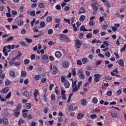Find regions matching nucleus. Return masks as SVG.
Listing matches in <instances>:
<instances>
[{
    "label": "nucleus",
    "instance_id": "obj_11",
    "mask_svg": "<svg viewBox=\"0 0 126 126\" xmlns=\"http://www.w3.org/2000/svg\"><path fill=\"white\" fill-rule=\"evenodd\" d=\"M26 112H29L28 110L23 109L22 110V113H23L22 117H23V118H27V113H26Z\"/></svg>",
    "mask_w": 126,
    "mask_h": 126
},
{
    "label": "nucleus",
    "instance_id": "obj_52",
    "mask_svg": "<svg viewBox=\"0 0 126 126\" xmlns=\"http://www.w3.org/2000/svg\"><path fill=\"white\" fill-rule=\"evenodd\" d=\"M55 8L57 10H61V9H62V7L60 4L56 5Z\"/></svg>",
    "mask_w": 126,
    "mask_h": 126
},
{
    "label": "nucleus",
    "instance_id": "obj_51",
    "mask_svg": "<svg viewBox=\"0 0 126 126\" xmlns=\"http://www.w3.org/2000/svg\"><path fill=\"white\" fill-rule=\"evenodd\" d=\"M105 55L107 58H110V57H111V54H110V52L109 51L105 52Z\"/></svg>",
    "mask_w": 126,
    "mask_h": 126
},
{
    "label": "nucleus",
    "instance_id": "obj_9",
    "mask_svg": "<svg viewBox=\"0 0 126 126\" xmlns=\"http://www.w3.org/2000/svg\"><path fill=\"white\" fill-rule=\"evenodd\" d=\"M9 91V88L8 87H4L1 89V93L2 94H6Z\"/></svg>",
    "mask_w": 126,
    "mask_h": 126
},
{
    "label": "nucleus",
    "instance_id": "obj_6",
    "mask_svg": "<svg viewBox=\"0 0 126 126\" xmlns=\"http://www.w3.org/2000/svg\"><path fill=\"white\" fill-rule=\"evenodd\" d=\"M94 82H99L100 81V78H101V75L100 74H94Z\"/></svg>",
    "mask_w": 126,
    "mask_h": 126
},
{
    "label": "nucleus",
    "instance_id": "obj_62",
    "mask_svg": "<svg viewBox=\"0 0 126 126\" xmlns=\"http://www.w3.org/2000/svg\"><path fill=\"white\" fill-rule=\"evenodd\" d=\"M49 59L50 61H51V62H53L54 61H55V57L53 56H49Z\"/></svg>",
    "mask_w": 126,
    "mask_h": 126
},
{
    "label": "nucleus",
    "instance_id": "obj_7",
    "mask_svg": "<svg viewBox=\"0 0 126 126\" xmlns=\"http://www.w3.org/2000/svg\"><path fill=\"white\" fill-rule=\"evenodd\" d=\"M76 82H77L76 80L74 81V82L73 81H72V87L73 88L72 92H76V91H77V85H76Z\"/></svg>",
    "mask_w": 126,
    "mask_h": 126
},
{
    "label": "nucleus",
    "instance_id": "obj_16",
    "mask_svg": "<svg viewBox=\"0 0 126 126\" xmlns=\"http://www.w3.org/2000/svg\"><path fill=\"white\" fill-rule=\"evenodd\" d=\"M58 73V68L56 67V66H54L53 67V74L56 75Z\"/></svg>",
    "mask_w": 126,
    "mask_h": 126
},
{
    "label": "nucleus",
    "instance_id": "obj_17",
    "mask_svg": "<svg viewBox=\"0 0 126 126\" xmlns=\"http://www.w3.org/2000/svg\"><path fill=\"white\" fill-rule=\"evenodd\" d=\"M111 115L113 118H117V117H118V113L116 111H112Z\"/></svg>",
    "mask_w": 126,
    "mask_h": 126
},
{
    "label": "nucleus",
    "instance_id": "obj_28",
    "mask_svg": "<svg viewBox=\"0 0 126 126\" xmlns=\"http://www.w3.org/2000/svg\"><path fill=\"white\" fill-rule=\"evenodd\" d=\"M27 74V73L25 71H21V77L23 78L26 77V75Z\"/></svg>",
    "mask_w": 126,
    "mask_h": 126
},
{
    "label": "nucleus",
    "instance_id": "obj_15",
    "mask_svg": "<svg viewBox=\"0 0 126 126\" xmlns=\"http://www.w3.org/2000/svg\"><path fill=\"white\" fill-rule=\"evenodd\" d=\"M102 43V41L100 40H97L96 39H94L92 41V44H101Z\"/></svg>",
    "mask_w": 126,
    "mask_h": 126
},
{
    "label": "nucleus",
    "instance_id": "obj_13",
    "mask_svg": "<svg viewBox=\"0 0 126 126\" xmlns=\"http://www.w3.org/2000/svg\"><path fill=\"white\" fill-rule=\"evenodd\" d=\"M23 96H25L26 98H29L30 97L29 92L25 91L23 93Z\"/></svg>",
    "mask_w": 126,
    "mask_h": 126
},
{
    "label": "nucleus",
    "instance_id": "obj_41",
    "mask_svg": "<svg viewBox=\"0 0 126 126\" xmlns=\"http://www.w3.org/2000/svg\"><path fill=\"white\" fill-rule=\"evenodd\" d=\"M38 7H39V8H44V7H45V4L44 3H40L38 4Z\"/></svg>",
    "mask_w": 126,
    "mask_h": 126
},
{
    "label": "nucleus",
    "instance_id": "obj_49",
    "mask_svg": "<svg viewBox=\"0 0 126 126\" xmlns=\"http://www.w3.org/2000/svg\"><path fill=\"white\" fill-rule=\"evenodd\" d=\"M11 97V92H9L5 97V99H8V98H10Z\"/></svg>",
    "mask_w": 126,
    "mask_h": 126
},
{
    "label": "nucleus",
    "instance_id": "obj_5",
    "mask_svg": "<svg viewBox=\"0 0 126 126\" xmlns=\"http://www.w3.org/2000/svg\"><path fill=\"white\" fill-rule=\"evenodd\" d=\"M75 47L77 49H80L81 47V45L82 44V42H80L79 39H76L75 40Z\"/></svg>",
    "mask_w": 126,
    "mask_h": 126
},
{
    "label": "nucleus",
    "instance_id": "obj_58",
    "mask_svg": "<svg viewBox=\"0 0 126 126\" xmlns=\"http://www.w3.org/2000/svg\"><path fill=\"white\" fill-rule=\"evenodd\" d=\"M40 75H36L34 76V79H35V80H39L40 79Z\"/></svg>",
    "mask_w": 126,
    "mask_h": 126
},
{
    "label": "nucleus",
    "instance_id": "obj_42",
    "mask_svg": "<svg viewBox=\"0 0 126 126\" xmlns=\"http://www.w3.org/2000/svg\"><path fill=\"white\" fill-rule=\"evenodd\" d=\"M80 85H82V81H81L78 82V85H77V91H78V89H79V88H80Z\"/></svg>",
    "mask_w": 126,
    "mask_h": 126
},
{
    "label": "nucleus",
    "instance_id": "obj_64",
    "mask_svg": "<svg viewBox=\"0 0 126 126\" xmlns=\"http://www.w3.org/2000/svg\"><path fill=\"white\" fill-rule=\"evenodd\" d=\"M53 29H49L48 31V34H49V35H52V34H53Z\"/></svg>",
    "mask_w": 126,
    "mask_h": 126
},
{
    "label": "nucleus",
    "instance_id": "obj_36",
    "mask_svg": "<svg viewBox=\"0 0 126 126\" xmlns=\"http://www.w3.org/2000/svg\"><path fill=\"white\" fill-rule=\"evenodd\" d=\"M42 60H48L49 59V55H43L42 57Z\"/></svg>",
    "mask_w": 126,
    "mask_h": 126
},
{
    "label": "nucleus",
    "instance_id": "obj_50",
    "mask_svg": "<svg viewBox=\"0 0 126 126\" xmlns=\"http://www.w3.org/2000/svg\"><path fill=\"white\" fill-rule=\"evenodd\" d=\"M24 63L25 64H29L30 63V60L29 59H25L24 61Z\"/></svg>",
    "mask_w": 126,
    "mask_h": 126
},
{
    "label": "nucleus",
    "instance_id": "obj_34",
    "mask_svg": "<svg viewBox=\"0 0 126 126\" xmlns=\"http://www.w3.org/2000/svg\"><path fill=\"white\" fill-rule=\"evenodd\" d=\"M81 102L82 106H86V105H87V103H86V99H82Z\"/></svg>",
    "mask_w": 126,
    "mask_h": 126
},
{
    "label": "nucleus",
    "instance_id": "obj_33",
    "mask_svg": "<svg viewBox=\"0 0 126 126\" xmlns=\"http://www.w3.org/2000/svg\"><path fill=\"white\" fill-rule=\"evenodd\" d=\"M15 47V45H7V48L9 50H11V49L13 50V49H14Z\"/></svg>",
    "mask_w": 126,
    "mask_h": 126
},
{
    "label": "nucleus",
    "instance_id": "obj_53",
    "mask_svg": "<svg viewBox=\"0 0 126 126\" xmlns=\"http://www.w3.org/2000/svg\"><path fill=\"white\" fill-rule=\"evenodd\" d=\"M32 31H33V32H39V30H38L37 29V26H34L33 27V28H32Z\"/></svg>",
    "mask_w": 126,
    "mask_h": 126
},
{
    "label": "nucleus",
    "instance_id": "obj_56",
    "mask_svg": "<svg viewBox=\"0 0 126 126\" xmlns=\"http://www.w3.org/2000/svg\"><path fill=\"white\" fill-rule=\"evenodd\" d=\"M126 44H124V47L121 49L120 52L121 53H123L124 51H126Z\"/></svg>",
    "mask_w": 126,
    "mask_h": 126
},
{
    "label": "nucleus",
    "instance_id": "obj_39",
    "mask_svg": "<svg viewBox=\"0 0 126 126\" xmlns=\"http://www.w3.org/2000/svg\"><path fill=\"white\" fill-rule=\"evenodd\" d=\"M23 23H24V22H23V20H19L17 22L18 25H19V26H21V25H22Z\"/></svg>",
    "mask_w": 126,
    "mask_h": 126
},
{
    "label": "nucleus",
    "instance_id": "obj_25",
    "mask_svg": "<svg viewBox=\"0 0 126 126\" xmlns=\"http://www.w3.org/2000/svg\"><path fill=\"white\" fill-rule=\"evenodd\" d=\"M3 124H4L5 126H7V125H8V120L6 118H3Z\"/></svg>",
    "mask_w": 126,
    "mask_h": 126
},
{
    "label": "nucleus",
    "instance_id": "obj_37",
    "mask_svg": "<svg viewBox=\"0 0 126 126\" xmlns=\"http://www.w3.org/2000/svg\"><path fill=\"white\" fill-rule=\"evenodd\" d=\"M14 114L16 117H18L20 115V111H17L16 110L14 111Z\"/></svg>",
    "mask_w": 126,
    "mask_h": 126
},
{
    "label": "nucleus",
    "instance_id": "obj_2",
    "mask_svg": "<svg viewBox=\"0 0 126 126\" xmlns=\"http://www.w3.org/2000/svg\"><path fill=\"white\" fill-rule=\"evenodd\" d=\"M92 1H94L91 4V7L93 8V12H92L93 15H96L98 12V7L99 4L97 0H92Z\"/></svg>",
    "mask_w": 126,
    "mask_h": 126
},
{
    "label": "nucleus",
    "instance_id": "obj_38",
    "mask_svg": "<svg viewBox=\"0 0 126 126\" xmlns=\"http://www.w3.org/2000/svg\"><path fill=\"white\" fill-rule=\"evenodd\" d=\"M86 37V38H88V39H91L92 38V33L90 32L88 33Z\"/></svg>",
    "mask_w": 126,
    "mask_h": 126
},
{
    "label": "nucleus",
    "instance_id": "obj_23",
    "mask_svg": "<svg viewBox=\"0 0 126 126\" xmlns=\"http://www.w3.org/2000/svg\"><path fill=\"white\" fill-rule=\"evenodd\" d=\"M25 40H26L27 43H28L29 44H31L33 42V40L31 38H29L28 37H26L25 38Z\"/></svg>",
    "mask_w": 126,
    "mask_h": 126
},
{
    "label": "nucleus",
    "instance_id": "obj_55",
    "mask_svg": "<svg viewBox=\"0 0 126 126\" xmlns=\"http://www.w3.org/2000/svg\"><path fill=\"white\" fill-rule=\"evenodd\" d=\"M49 2L53 5L57 2V0H49Z\"/></svg>",
    "mask_w": 126,
    "mask_h": 126
},
{
    "label": "nucleus",
    "instance_id": "obj_20",
    "mask_svg": "<svg viewBox=\"0 0 126 126\" xmlns=\"http://www.w3.org/2000/svg\"><path fill=\"white\" fill-rule=\"evenodd\" d=\"M82 62L84 64H85L88 63V59L86 58H82Z\"/></svg>",
    "mask_w": 126,
    "mask_h": 126
},
{
    "label": "nucleus",
    "instance_id": "obj_57",
    "mask_svg": "<svg viewBox=\"0 0 126 126\" xmlns=\"http://www.w3.org/2000/svg\"><path fill=\"white\" fill-rule=\"evenodd\" d=\"M107 28H108V25H102V30H106Z\"/></svg>",
    "mask_w": 126,
    "mask_h": 126
},
{
    "label": "nucleus",
    "instance_id": "obj_63",
    "mask_svg": "<svg viewBox=\"0 0 126 126\" xmlns=\"http://www.w3.org/2000/svg\"><path fill=\"white\" fill-rule=\"evenodd\" d=\"M51 99L52 101H55L56 100V96H55V95L51 94Z\"/></svg>",
    "mask_w": 126,
    "mask_h": 126
},
{
    "label": "nucleus",
    "instance_id": "obj_1",
    "mask_svg": "<svg viewBox=\"0 0 126 126\" xmlns=\"http://www.w3.org/2000/svg\"><path fill=\"white\" fill-rule=\"evenodd\" d=\"M20 57H21V53H20L16 57L11 59L9 62V65H13V64L17 66L20 65L21 64V61H17V58H20Z\"/></svg>",
    "mask_w": 126,
    "mask_h": 126
},
{
    "label": "nucleus",
    "instance_id": "obj_46",
    "mask_svg": "<svg viewBox=\"0 0 126 126\" xmlns=\"http://www.w3.org/2000/svg\"><path fill=\"white\" fill-rule=\"evenodd\" d=\"M83 37H84V33L80 32L79 35V39H83Z\"/></svg>",
    "mask_w": 126,
    "mask_h": 126
},
{
    "label": "nucleus",
    "instance_id": "obj_59",
    "mask_svg": "<svg viewBox=\"0 0 126 126\" xmlns=\"http://www.w3.org/2000/svg\"><path fill=\"white\" fill-rule=\"evenodd\" d=\"M64 21L65 22H66V23H68V24H70V21L68 19L64 18L63 19Z\"/></svg>",
    "mask_w": 126,
    "mask_h": 126
},
{
    "label": "nucleus",
    "instance_id": "obj_31",
    "mask_svg": "<svg viewBox=\"0 0 126 126\" xmlns=\"http://www.w3.org/2000/svg\"><path fill=\"white\" fill-rule=\"evenodd\" d=\"M92 102L94 104H97V103H98V98L96 97H94L92 99Z\"/></svg>",
    "mask_w": 126,
    "mask_h": 126
},
{
    "label": "nucleus",
    "instance_id": "obj_24",
    "mask_svg": "<svg viewBox=\"0 0 126 126\" xmlns=\"http://www.w3.org/2000/svg\"><path fill=\"white\" fill-rule=\"evenodd\" d=\"M21 107H22V106L21 105V104L18 103L16 106V108L15 111H17V112H18V111L20 110V109H21Z\"/></svg>",
    "mask_w": 126,
    "mask_h": 126
},
{
    "label": "nucleus",
    "instance_id": "obj_61",
    "mask_svg": "<svg viewBox=\"0 0 126 126\" xmlns=\"http://www.w3.org/2000/svg\"><path fill=\"white\" fill-rule=\"evenodd\" d=\"M61 95H65V91L63 90V89L61 88Z\"/></svg>",
    "mask_w": 126,
    "mask_h": 126
},
{
    "label": "nucleus",
    "instance_id": "obj_48",
    "mask_svg": "<svg viewBox=\"0 0 126 126\" xmlns=\"http://www.w3.org/2000/svg\"><path fill=\"white\" fill-rule=\"evenodd\" d=\"M91 119H92V120L94 119H96V118H97V115L96 114H92L90 116Z\"/></svg>",
    "mask_w": 126,
    "mask_h": 126
},
{
    "label": "nucleus",
    "instance_id": "obj_45",
    "mask_svg": "<svg viewBox=\"0 0 126 126\" xmlns=\"http://www.w3.org/2000/svg\"><path fill=\"white\" fill-rule=\"evenodd\" d=\"M72 74L73 76H75L76 75V72L75 71V68H73L72 69Z\"/></svg>",
    "mask_w": 126,
    "mask_h": 126
},
{
    "label": "nucleus",
    "instance_id": "obj_14",
    "mask_svg": "<svg viewBox=\"0 0 126 126\" xmlns=\"http://www.w3.org/2000/svg\"><path fill=\"white\" fill-rule=\"evenodd\" d=\"M118 63L122 67H124V66H125V63L124 62L123 60H120L118 61Z\"/></svg>",
    "mask_w": 126,
    "mask_h": 126
},
{
    "label": "nucleus",
    "instance_id": "obj_43",
    "mask_svg": "<svg viewBox=\"0 0 126 126\" xmlns=\"http://www.w3.org/2000/svg\"><path fill=\"white\" fill-rule=\"evenodd\" d=\"M66 81L65 77L63 76H61V82H62V83H64Z\"/></svg>",
    "mask_w": 126,
    "mask_h": 126
},
{
    "label": "nucleus",
    "instance_id": "obj_8",
    "mask_svg": "<svg viewBox=\"0 0 126 126\" xmlns=\"http://www.w3.org/2000/svg\"><path fill=\"white\" fill-rule=\"evenodd\" d=\"M69 62H68L67 61H64L63 62V67L64 68H67L69 67Z\"/></svg>",
    "mask_w": 126,
    "mask_h": 126
},
{
    "label": "nucleus",
    "instance_id": "obj_12",
    "mask_svg": "<svg viewBox=\"0 0 126 126\" xmlns=\"http://www.w3.org/2000/svg\"><path fill=\"white\" fill-rule=\"evenodd\" d=\"M7 46H5L3 48V53L4 54L5 57H7L8 56V53H7V49H6Z\"/></svg>",
    "mask_w": 126,
    "mask_h": 126
},
{
    "label": "nucleus",
    "instance_id": "obj_40",
    "mask_svg": "<svg viewBox=\"0 0 126 126\" xmlns=\"http://www.w3.org/2000/svg\"><path fill=\"white\" fill-rule=\"evenodd\" d=\"M14 39V36H10L8 38L6 39V42H10V41H12Z\"/></svg>",
    "mask_w": 126,
    "mask_h": 126
},
{
    "label": "nucleus",
    "instance_id": "obj_21",
    "mask_svg": "<svg viewBox=\"0 0 126 126\" xmlns=\"http://www.w3.org/2000/svg\"><path fill=\"white\" fill-rule=\"evenodd\" d=\"M39 95V91L37 89L34 90V93H33V96L35 98H37V96Z\"/></svg>",
    "mask_w": 126,
    "mask_h": 126
},
{
    "label": "nucleus",
    "instance_id": "obj_19",
    "mask_svg": "<svg viewBox=\"0 0 126 126\" xmlns=\"http://www.w3.org/2000/svg\"><path fill=\"white\" fill-rule=\"evenodd\" d=\"M84 116V114H82V113H78L77 116V120H80V119H82Z\"/></svg>",
    "mask_w": 126,
    "mask_h": 126
},
{
    "label": "nucleus",
    "instance_id": "obj_4",
    "mask_svg": "<svg viewBox=\"0 0 126 126\" xmlns=\"http://www.w3.org/2000/svg\"><path fill=\"white\" fill-rule=\"evenodd\" d=\"M79 78L80 79L84 80L85 79V75H84V73H83V71L81 69H80L77 72Z\"/></svg>",
    "mask_w": 126,
    "mask_h": 126
},
{
    "label": "nucleus",
    "instance_id": "obj_27",
    "mask_svg": "<svg viewBox=\"0 0 126 126\" xmlns=\"http://www.w3.org/2000/svg\"><path fill=\"white\" fill-rule=\"evenodd\" d=\"M80 31H83L84 32H86L88 31V30L85 29L84 26H82L80 28Z\"/></svg>",
    "mask_w": 126,
    "mask_h": 126
},
{
    "label": "nucleus",
    "instance_id": "obj_32",
    "mask_svg": "<svg viewBox=\"0 0 126 126\" xmlns=\"http://www.w3.org/2000/svg\"><path fill=\"white\" fill-rule=\"evenodd\" d=\"M46 21L49 23L52 22L53 21V18H52V16H48L46 18Z\"/></svg>",
    "mask_w": 126,
    "mask_h": 126
},
{
    "label": "nucleus",
    "instance_id": "obj_26",
    "mask_svg": "<svg viewBox=\"0 0 126 126\" xmlns=\"http://www.w3.org/2000/svg\"><path fill=\"white\" fill-rule=\"evenodd\" d=\"M64 83V87L65 88H69V82L68 81H66Z\"/></svg>",
    "mask_w": 126,
    "mask_h": 126
},
{
    "label": "nucleus",
    "instance_id": "obj_3",
    "mask_svg": "<svg viewBox=\"0 0 126 126\" xmlns=\"http://www.w3.org/2000/svg\"><path fill=\"white\" fill-rule=\"evenodd\" d=\"M59 37L60 38V40L61 41H63V42H66L67 43H69V42H70L69 38L64 34H60Z\"/></svg>",
    "mask_w": 126,
    "mask_h": 126
},
{
    "label": "nucleus",
    "instance_id": "obj_44",
    "mask_svg": "<svg viewBox=\"0 0 126 126\" xmlns=\"http://www.w3.org/2000/svg\"><path fill=\"white\" fill-rule=\"evenodd\" d=\"M11 83V82L9 81V80H6L5 82V86H8L9 84Z\"/></svg>",
    "mask_w": 126,
    "mask_h": 126
},
{
    "label": "nucleus",
    "instance_id": "obj_60",
    "mask_svg": "<svg viewBox=\"0 0 126 126\" xmlns=\"http://www.w3.org/2000/svg\"><path fill=\"white\" fill-rule=\"evenodd\" d=\"M104 5H106V6H107V7H110V2L108 1H106L104 2Z\"/></svg>",
    "mask_w": 126,
    "mask_h": 126
},
{
    "label": "nucleus",
    "instance_id": "obj_35",
    "mask_svg": "<svg viewBox=\"0 0 126 126\" xmlns=\"http://www.w3.org/2000/svg\"><path fill=\"white\" fill-rule=\"evenodd\" d=\"M9 75L11 76V77H15V73L13 71H10Z\"/></svg>",
    "mask_w": 126,
    "mask_h": 126
},
{
    "label": "nucleus",
    "instance_id": "obj_22",
    "mask_svg": "<svg viewBox=\"0 0 126 126\" xmlns=\"http://www.w3.org/2000/svg\"><path fill=\"white\" fill-rule=\"evenodd\" d=\"M85 11H86L85 9H84V8L82 7L80 8L78 14H81V13H84V12H85Z\"/></svg>",
    "mask_w": 126,
    "mask_h": 126
},
{
    "label": "nucleus",
    "instance_id": "obj_30",
    "mask_svg": "<svg viewBox=\"0 0 126 126\" xmlns=\"http://www.w3.org/2000/svg\"><path fill=\"white\" fill-rule=\"evenodd\" d=\"M85 18H86V17L85 15H82L80 17L79 20L82 22V21H84V19H85Z\"/></svg>",
    "mask_w": 126,
    "mask_h": 126
},
{
    "label": "nucleus",
    "instance_id": "obj_10",
    "mask_svg": "<svg viewBox=\"0 0 126 126\" xmlns=\"http://www.w3.org/2000/svg\"><path fill=\"white\" fill-rule=\"evenodd\" d=\"M24 108L27 110H30L32 108V104L30 103H27L24 105Z\"/></svg>",
    "mask_w": 126,
    "mask_h": 126
},
{
    "label": "nucleus",
    "instance_id": "obj_47",
    "mask_svg": "<svg viewBox=\"0 0 126 126\" xmlns=\"http://www.w3.org/2000/svg\"><path fill=\"white\" fill-rule=\"evenodd\" d=\"M22 124H24V121H23V120L22 119H20L18 122L19 126H21V125H22Z\"/></svg>",
    "mask_w": 126,
    "mask_h": 126
},
{
    "label": "nucleus",
    "instance_id": "obj_54",
    "mask_svg": "<svg viewBox=\"0 0 126 126\" xmlns=\"http://www.w3.org/2000/svg\"><path fill=\"white\" fill-rule=\"evenodd\" d=\"M54 21H55V23H58V24H60V22H61V19H60L59 18H56L54 20Z\"/></svg>",
    "mask_w": 126,
    "mask_h": 126
},
{
    "label": "nucleus",
    "instance_id": "obj_29",
    "mask_svg": "<svg viewBox=\"0 0 126 126\" xmlns=\"http://www.w3.org/2000/svg\"><path fill=\"white\" fill-rule=\"evenodd\" d=\"M40 26L41 28H45L46 27V23H45V22L42 21L40 23Z\"/></svg>",
    "mask_w": 126,
    "mask_h": 126
},
{
    "label": "nucleus",
    "instance_id": "obj_18",
    "mask_svg": "<svg viewBox=\"0 0 126 126\" xmlns=\"http://www.w3.org/2000/svg\"><path fill=\"white\" fill-rule=\"evenodd\" d=\"M55 57L56 58H61L62 57V52L60 51H57L55 53Z\"/></svg>",
    "mask_w": 126,
    "mask_h": 126
}]
</instances>
